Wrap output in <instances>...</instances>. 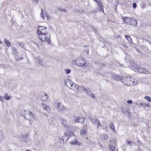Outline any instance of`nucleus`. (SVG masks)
Returning <instances> with one entry per match:
<instances>
[{"label":"nucleus","mask_w":151,"mask_h":151,"mask_svg":"<svg viewBox=\"0 0 151 151\" xmlns=\"http://www.w3.org/2000/svg\"><path fill=\"white\" fill-rule=\"evenodd\" d=\"M116 79L117 80H119L121 79L122 83L127 86H131L135 85H137V83L138 81L136 79H134V78L129 77H123L122 78L118 77V76H116Z\"/></svg>","instance_id":"1"},{"label":"nucleus","mask_w":151,"mask_h":151,"mask_svg":"<svg viewBox=\"0 0 151 151\" xmlns=\"http://www.w3.org/2000/svg\"><path fill=\"white\" fill-rule=\"evenodd\" d=\"M48 34V32L43 33L42 34H37L40 40L42 41H46L49 44H50L51 40L50 36H47L46 35Z\"/></svg>","instance_id":"2"},{"label":"nucleus","mask_w":151,"mask_h":151,"mask_svg":"<svg viewBox=\"0 0 151 151\" xmlns=\"http://www.w3.org/2000/svg\"><path fill=\"white\" fill-rule=\"evenodd\" d=\"M71 133L69 132H66L64 133V135L62 139H60L59 141L60 144H64L66 143L68 140L71 136Z\"/></svg>","instance_id":"3"},{"label":"nucleus","mask_w":151,"mask_h":151,"mask_svg":"<svg viewBox=\"0 0 151 151\" xmlns=\"http://www.w3.org/2000/svg\"><path fill=\"white\" fill-rule=\"evenodd\" d=\"M75 64L78 66L82 67H86V61L83 58H79L75 60Z\"/></svg>","instance_id":"4"},{"label":"nucleus","mask_w":151,"mask_h":151,"mask_svg":"<svg viewBox=\"0 0 151 151\" xmlns=\"http://www.w3.org/2000/svg\"><path fill=\"white\" fill-rule=\"evenodd\" d=\"M38 29L37 30V34H42V33L47 32L46 31L47 27H45L38 26Z\"/></svg>","instance_id":"5"},{"label":"nucleus","mask_w":151,"mask_h":151,"mask_svg":"<svg viewBox=\"0 0 151 151\" xmlns=\"http://www.w3.org/2000/svg\"><path fill=\"white\" fill-rule=\"evenodd\" d=\"M137 71L141 73H143L146 74H148L149 72L147 69H145L143 68H139L137 69Z\"/></svg>","instance_id":"6"},{"label":"nucleus","mask_w":151,"mask_h":151,"mask_svg":"<svg viewBox=\"0 0 151 151\" xmlns=\"http://www.w3.org/2000/svg\"><path fill=\"white\" fill-rule=\"evenodd\" d=\"M85 118L83 117H78L77 118H76L75 120V123H83L85 122Z\"/></svg>","instance_id":"7"},{"label":"nucleus","mask_w":151,"mask_h":151,"mask_svg":"<svg viewBox=\"0 0 151 151\" xmlns=\"http://www.w3.org/2000/svg\"><path fill=\"white\" fill-rule=\"evenodd\" d=\"M96 2L100 8L99 12H104L103 6L100 0H94Z\"/></svg>","instance_id":"8"},{"label":"nucleus","mask_w":151,"mask_h":151,"mask_svg":"<svg viewBox=\"0 0 151 151\" xmlns=\"http://www.w3.org/2000/svg\"><path fill=\"white\" fill-rule=\"evenodd\" d=\"M85 92L88 96L92 98V99H94L95 97L93 94L90 91V89L89 88H86Z\"/></svg>","instance_id":"9"},{"label":"nucleus","mask_w":151,"mask_h":151,"mask_svg":"<svg viewBox=\"0 0 151 151\" xmlns=\"http://www.w3.org/2000/svg\"><path fill=\"white\" fill-rule=\"evenodd\" d=\"M60 121L62 124L66 128H69L70 126L68 124L67 121L66 120L62 118L60 119Z\"/></svg>","instance_id":"10"},{"label":"nucleus","mask_w":151,"mask_h":151,"mask_svg":"<svg viewBox=\"0 0 151 151\" xmlns=\"http://www.w3.org/2000/svg\"><path fill=\"white\" fill-rule=\"evenodd\" d=\"M131 20L129 24L132 25L133 26H136L137 25V20L134 18H131Z\"/></svg>","instance_id":"11"},{"label":"nucleus","mask_w":151,"mask_h":151,"mask_svg":"<svg viewBox=\"0 0 151 151\" xmlns=\"http://www.w3.org/2000/svg\"><path fill=\"white\" fill-rule=\"evenodd\" d=\"M122 19L124 23L129 24L131 20V18L128 17H123Z\"/></svg>","instance_id":"12"},{"label":"nucleus","mask_w":151,"mask_h":151,"mask_svg":"<svg viewBox=\"0 0 151 151\" xmlns=\"http://www.w3.org/2000/svg\"><path fill=\"white\" fill-rule=\"evenodd\" d=\"M42 106L45 110H46L48 112H50L51 109L47 105L45 104H43L42 105Z\"/></svg>","instance_id":"13"},{"label":"nucleus","mask_w":151,"mask_h":151,"mask_svg":"<svg viewBox=\"0 0 151 151\" xmlns=\"http://www.w3.org/2000/svg\"><path fill=\"white\" fill-rule=\"evenodd\" d=\"M86 88H85L84 87L81 86H79L78 85V88L76 89V91H79L80 92H83V91H85Z\"/></svg>","instance_id":"14"},{"label":"nucleus","mask_w":151,"mask_h":151,"mask_svg":"<svg viewBox=\"0 0 151 151\" xmlns=\"http://www.w3.org/2000/svg\"><path fill=\"white\" fill-rule=\"evenodd\" d=\"M90 120L93 124H96L99 121V119L96 118H93L91 119Z\"/></svg>","instance_id":"15"},{"label":"nucleus","mask_w":151,"mask_h":151,"mask_svg":"<svg viewBox=\"0 0 151 151\" xmlns=\"http://www.w3.org/2000/svg\"><path fill=\"white\" fill-rule=\"evenodd\" d=\"M71 81L69 79H67L65 81L64 84L68 87H69L70 84L71 83Z\"/></svg>","instance_id":"16"},{"label":"nucleus","mask_w":151,"mask_h":151,"mask_svg":"<svg viewBox=\"0 0 151 151\" xmlns=\"http://www.w3.org/2000/svg\"><path fill=\"white\" fill-rule=\"evenodd\" d=\"M138 106H142L143 107H147V109H146V110L148 109L149 107V104H147L144 102L139 104H138Z\"/></svg>","instance_id":"17"},{"label":"nucleus","mask_w":151,"mask_h":151,"mask_svg":"<svg viewBox=\"0 0 151 151\" xmlns=\"http://www.w3.org/2000/svg\"><path fill=\"white\" fill-rule=\"evenodd\" d=\"M121 111L126 115H128L129 114L128 108L122 109Z\"/></svg>","instance_id":"18"},{"label":"nucleus","mask_w":151,"mask_h":151,"mask_svg":"<svg viewBox=\"0 0 151 151\" xmlns=\"http://www.w3.org/2000/svg\"><path fill=\"white\" fill-rule=\"evenodd\" d=\"M70 144L71 145H74L76 144L78 145H81V143L79 142L77 140L75 139L74 141L71 142Z\"/></svg>","instance_id":"19"},{"label":"nucleus","mask_w":151,"mask_h":151,"mask_svg":"<svg viewBox=\"0 0 151 151\" xmlns=\"http://www.w3.org/2000/svg\"><path fill=\"white\" fill-rule=\"evenodd\" d=\"M29 113V112L25 110H24L22 111V116H23L24 119H28V118H27L26 116L28 115V114Z\"/></svg>","instance_id":"20"},{"label":"nucleus","mask_w":151,"mask_h":151,"mask_svg":"<svg viewBox=\"0 0 151 151\" xmlns=\"http://www.w3.org/2000/svg\"><path fill=\"white\" fill-rule=\"evenodd\" d=\"M36 61L41 66H45V64L43 62L42 60L40 59H37Z\"/></svg>","instance_id":"21"},{"label":"nucleus","mask_w":151,"mask_h":151,"mask_svg":"<svg viewBox=\"0 0 151 151\" xmlns=\"http://www.w3.org/2000/svg\"><path fill=\"white\" fill-rule=\"evenodd\" d=\"M64 110L65 107L63 105H62L57 110V111L59 113H61L62 112L64 111Z\"/></svg>","instance_id":"22"},{"label":"nucleus","mask_w":151,"mask_h":151,"mask_svg":"<svg viewBox=\"0 0 151 151\" xmlns=\"http://www.w3.org/2000/svg\"><path fill=\"white\" fill-rule=\"evenodd\" d=\"M4 138V134L0 131V142H1Z\"/></svg>","instance_id":"23"},{"label":"nucleus","mask_w":151,"mask_h":151,"mask_svg":"<svg viewBox=\"0 0 151 151\" xmlns=\"http://www.w3.org/2000/svg\"><path fill=\"white\" fill-rule=\"evenodd\" d=\"M100 137L101 139L103 140L107 139L108 138V136L106 134H101Z\"/></svg>","instance_id":"24"},{"label":"nucleus","mask_w":151,"mask_h":151,"mask_svg":"<svg viewBox=\"0 0 151 151\" xmlns=\"http://www.w3.org/2000/svg\"><path fill=\"white\" fill-rule=\"evenodd\" d=\"M110 127L111 130H112L114 131V132H116V131L115 129L114 125L113 124V123L111 122L110 123Z\"/></svg>","instance_id":"25"},{"label":"nucleus","mask_w":151,"mask_h":151,"mask_svg":"<svg viewBox=\"0 0 151 151\" xmlns=\"http://www.w3.org/2000/svg\"><path fill=\"white\" fill-rule=\"evenodd\" d=\"M4 42L5 43L7 46L9 47L11 46V44L10 42L8 40H7V39H5L4 40Z\"/></svg>","instance_id":"26"},{"label":"nucleus","mask_w":151,"mask_h":151,"mask_svg":"<svg viewBox=\"0 0 151 151\" xmlns=\"http://www.w3.org/2000/svg\"><path fill=\"white\" fill-rule=\"evenodd\" d=\"M4 98L7 101L9 100L10 99V96H9L8 95V94L7 93H6L4 94Z\"/></svg>","instance_id":"27"},{"label":"nucleus","mask_w":151,"mask_h":151,"mask_svg":"<svg viewBox=\"0 0 151 151\" xmlns=\"http://www.w3.org/2000/svg\"><path fill=\"white\" fill-rule=\"evenodd\" d=\"M78 85H77L75 83V85H73V86L70 87V89L74 90L76 92V89L78 88Z\"/></svg>","instance_id":"28"},{"label":"nucleus","mask_w":151,"mask_h":151,"mask_svg":"<svg viewBox=\"0 0 151 151\" xmlns=\"http://www.w3.org/2000/svg\"><path fill=\"white\" fill-rule=\"evenodd\" d=\"M49 96L46 93H45L44 95L42 96L43 101H46L48 98Z\"/></svg>","instance_id":"29"},{"label":"nucleus","mask_w":151,"mask_h":151,"mask_svg":"<svg viewBox=\"0 0 151 151\" xmlns=\"http://www.w3.org/2000/svg\"><path fill=\"white\" fill-rule=\"evenodd\" d=\"M125 37L129 43L132 42V40L129 36L125 35Z\"/></svg>","instance_id":"30"},{"label":"nucleus","mask_w":151,"mask_h":151,"mask_svg":"<svg viewBox=\"0 0 151 151\" xmlns=\"http://www.w3.org/2000/svg\"><path fill=\"white\" fill-rule=\"evenodd\" d=\"M115 147L111 145H109V150L110 151H115Z\"/></svg>","instance_id":"31"},{"label":"nucleus","mask_w":151,"mask_h":151,"mask_svg":"<svg viewBox=\"0 0 151 151\" xmlns=\"http://www.w3.org/2000/svg\"><path fill=\"white\" fill-rule=\"evenodd\" d=\"M29 119H30V121L32 120H34V116L32 114V113L30 112V115L29 117Z\"/></svg>","instance_id":"32"},{"label":"nucleus","mask_w":151,"mask_h":151,"mask_svg":"<svg viewBox=\"0 0 151 151\" xmlns=\"http://www.w3.org/2000/svg\"><path fill=\"white\" fill-rule=\"evenodd\" d=\"M129 56L127 55H126L125 59L126 60H128L127 62L129 61H128L129 60V63H132V61L131 60V59L130 58V59L129 58Z\"/></svg>","instance_id":"33"},{"label":"nucleus","mask_w":151,"mask_h":151,"mask_svg":"<svg viewBox=\"0 0 151 151\" xmlns=\"http://www.w3.org/2000/svg\"><path fill=\"white\" fill-rule=\"evenodd\" d=\"M12 49L13 53H14V54H16L17 51V49L16 47H12Z\"/></svg>","instance_id":"34"},{"label":"nucleus","mask_w":151,"mask_h":151,"mask_svg":"<svg viewBox=\"0 0 151 151\" xmlns=\"http://www.w3.org/2000/svg\"><path fill=\"white\" fill-rule=\"evenodd\" d=\"M144 99H146L149 102H151V98L149 96H145Z\"/></svg>","instance_id":"35"},{"label":"nucleus","mask_w":151,"mask_h":151,"mask_svg":"<svg viewBox=\"0 0 151 151\" xmlns=\"http://www.w3.org/2000/svg\"><path fill=\"white\" fill-rule=\"evenodd\" d=\"M62 105V103L61 102H59L57 104L55 107L57 109V110H58L59 108Z\"/></svg>","instance_id":"36"},{"label":"nucleus","mask_w":151,"mask_h":151,"mask_svg":"<svg viewBox=\"0 0 151 151\" xmlns=\"http://www.w3.org/2000/svg\"><path fill=\"white\" fill-rule=\"evenodd\" d=\"M97 124V128L100 129V127H102L101 125L100 122V121H99L96 124Z\"/></svg>","instance_id":"37"},{"label":"nucleus","mask_w":151,"mask_h":151,"mask_svg":"<svg viewBox=\"0 0 151 151\" xmlns=\"http://www.w3.org/2000/svg\"><path fill=\"white\" fill-rule=\"evenodd\" d=\"M86 133V131L84 129L82 130L81 131V134L82 135H85Z\"/></svg>","instance_id":"38"},{"label":"nucleus","mask_w":151,"mask_h":151,"mask_svg":"<svg viewBox=\"0 0 151 151\" xmlns=\"http://www.w3.org/2000/svg\"><path fill=\"white\" fill-rule=\"evenodd\" d=\"M19 45L22 48L24 49V42H20L19 44Z\"/></svg>","instance_id":"39"},{"label":"nucleus","mask_w":151,"mask_h":151,"mask_svg":"<svg viewBox=\"0 0 151 151\" xmlns=\"http://www.w3.org/2000/svg\"><path fill=\"white\" fill-rule=\"evenodd\" d=\"M41 12L40 14L41 17L42 18V19L44 20L45 17L44 16V14L43 13V10L42 9H41Z\"/></svg>","instance_id":"40"},{"label":"nucleus","mask_w":151,"mask_h":151,"mask_svg":"<svg viewBox=\"0 0 151 151\" xmlns=\"http://www.w3.org/2000/svg\"><path fill=\"white\" fill-rule=\"evenodd\" d=\"M65 71L67 74H68L70 73L71 70L70 69H65Z\"/></svg>","instance_id":"41"},{"label":"nucleus","mask_w":151,"mask_h":151,"mask_svg":"<svg viewBox=\"0 0 151 151\" xmlns=\"http://www.w3.org/2000/svg\"><path fill=\"white\" fill-rule=\"evenodd\" d=\"M45 16H46L47 19L50 20V19L51 18V17H49V15L47 14V13H45Z\"/></svg>","instance_id":"42"},{"label":"nucleus","mask_w":151,"mask_h":151,"mask_svg":"<svg viewBox=\"0 0 151 151\" xmlns=\"http://www.w3.org/2000/svg\"><path fill=\"white\" fill-rule=\"evenodd\" d=\"M73 85H75V83H74L72 81L71 83L70 84L69 87H68V88H70V87H72Z\"/></svg>","instance_id":"43"},{"label":"nucleus","mask_w":151,"mask_h":151,"mask_svg":"<svg viewBox=\"0 0 151 151\" xmlns=\"http://www.w3.org/2000/svg\"><path fill=\"white\" fill-rule=\"evenodd\" d=\"M132 7L134 9H135L137 7V4L135 3H133Z\"/></svg>","instance_id":"44"},{"label":"nucleus","mask_w":151,"mask_h":151,"mask_svg":"<svg viewBox=\"0 0 151 151\" xmlns=\"http://www.w3.org/2000/svg\"><path fill=\"white\" fill-rule=\"evenodd\" d=\"M30 112H29V113L28 114V115H27L26 116L27 117V118H28V119H25L27 120H30V119H29V117L30 116Z\"/></svg>","instance_id":"45"},{"label":"nucleus","mask_w":151,"mask_h":151,"mask_svg":"<svg viewBox=\"0 0 151 151\" xmlns=\"http://www.w3.org/2000/svg\"><path fill=\"white\" fill-rule=\"evenodd\" d=\"M127 142L128 144L130 146L132 143V142L130 140L127 141Z\"/></svg>","instance_id":"46"},{"label":"nucleus","mask_w":151,"mask_h":151,"mask_svg":"<svg viewBox=\"0 0 151 151\" xmlns=\"http://www.w3.org/2000/svg\"><path fill=\"white\" fill-rule=\"evenodd\" d=\"M34 3H37L38 2V0H31Z\"/></svg>","instance_id":"47"},{"label":"nucleus","mask_w":151,"mask_h":151,"mask_svg":"<svg viewBox=\"0 0 151 151\" xmlns=\"http://www.w3.org/2000/svg\"><path fill=\"white\" fill-rule=\"evenodd\" d=\"M23 57H19L17 58V60H20L23 59Z\"/></svg>","instance_id":"48"},{"label":"nucleus","mask_w":151,"mask_h":151,"mask_svg":"<svg viewBox=\"0 0 151 151\" xmlns=\"http://www.w3.org/2000/svg\"><path fill=\"white\" fill-rule=\"evenodd\" d=\"M127 103L128 104H132V101L131 100H128Z\"/></svg>","instance_id":"49"},{"label":"nucleus","mask_w":151,"mask_h":151,"mask_svg":"<svg viewBox=\"0 0 151 151\" xmlns=\"http://www.w3.org/2000/svg\"><path fill=\"white\" fill-rule=\"evenodd\" d=\"M0 100L2 102L3 101V98L1 96H0Z\"/></svg>","instance_id":"50"},{"label":"nucleus","mask_w":151,"mask_h":151,"mask_svg":"<svg viewBox=\"0 0 151 151\" xmlns=\"http://www.w3.org/2000/svg\"><path fill=\"white\" fill-rule=\"evenodd\" d=\"M92 12L93 14H95L96 13V10H93L92 11Z\"/></svg>","instance_id":"51"},{"label":"nucleus","mask_w":151,"mask_h":151,"mask_svg":"<svg viewBox=\"0 0 151 151\" xmlns=\"http://www.w3.org/2000/svg\"><path fill=\"white\" fill-rule=\"evenodd\" d=\"M103 129L106 131L107 130V128L106 127L105 128H103Z\"/></svg>","instance_id":"52"},{"label":"nucleus","mask_w":151,"mask_h":151,"mask_svg":"<svg viewBox=\"0 0 151 151\" xmlns=\"http://www.w3.org/2000/svg\"><path fill=\"white\" fill-rule=\"evenodd\" d=\"M26 151H32L31 150H26Z\"/></svg>","instance_id":"53"},{"label":"nucleus","mask_w":151,"mask_h":151,"mask_svg":"<svg viewBox=\"0 0 151 151\" xmlns=\"http://www.w3.org/2000/svg\"><path fill=\"white\" fill-rule=\"evenodd\" d=\"M131 65H132V66H131V69H133V66H132V64Z\"/></svg>","instance_id":"54"},{"label":"nucleus","mask_w":151,"mask_h":151,"mask_svg":"<svg viewBox=\"0 0 151 151\" xmlns=\"http://www.w3.org/2000/svg\"><path fill=\"white\" fill-rule=\"evenodd\" d=\"M123 65H122V67H123Z\"/></svg>","instance_id":"55"},{"label":"nucleus","mask_w":151,"mask_h":151,"mask_svg":"<svg viewBox=\"0 0 151 151\" xmlns=\"http://www.w3.org/2000/svg\"><path fill=\"white\" fill-rule=\"evenodd\" d=\"M150 44L151 45V42L150 43Z\"/></svg>","instance_id":"56"},{"label":"nucleus","mask_w":151,"mask_h":151,"mask_svg":"<svg viewBox=\"0 0 151 151\" xmlns=\"http://www.w3.org/2000/svg\"><path fill=\"white\" fill-rule=\"evenodd\" d=\"M78 11H79H79L80 12V10H78Z\"/></svg>","instance_id":"57"}]
</instances>
